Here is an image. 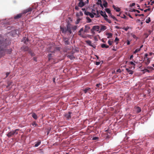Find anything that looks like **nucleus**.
Returning a JSON list of instances; mask_svg holds the SVG:
<instances>
[{"label": "nucleus", "instance_id": "nucleus-1", "mask_svg": "<svg viewBox=\"0 0 154 154\" xmlns=\"http://www.w3.org/2000/svg\"><path fill=\"white\" fill-rule=\"evenodd\" d=\"M8 41L6 40H4L3 38L0 35V55H4L5 53L10 54L11 53L12 49H7L8 45Z\"/></svg>", "mask_w": 154, "mask_h": 154}, {"label": "nucleus", "instance_id": "nucleus-2", "mask_svg": "<svg viewBox=\"0 0 154 154\" xmlns=\"http://www.w3.org/2000/svg\"><path fill=\"white\" fill-rule=\"evenodd\" d=\"M18 129H17L15 130H12L8 132V133L7 134V136L9 137H12L13 136H15L18 134L17 131Z\"/></svg>", "mask_w": 154, "mask_h": 154}, {"label": "nucleus", "instance_id": "nucleus-3", "mask_svg": "<svg viewBox=\"0 0 154 154\" xmlns=\"http://www.w3.org/2000/svg\"><path fill=\"white\" fill-rule=\"evenodd\" d=\"M84 14L86 15H89L91 18H93L94 17V14L95 15L96 14L94 13H93V14H92L90 12L86 11H85Z\"/></svg>", "mask_w": 154, "mask_h": 154}, {"label": "nucleus", "instance_id": "nucleus-4", "mask_svg": "<svg viewBox=\"0 0 154 154\" xmlns=\"http://www.w3.org/2000/svg\"><path fill=\"white\" fill-rule=\"evenodd\" d=\"M48 50L51 53L54 52L55 50V47L54 46H49L48 48Z\"/></svg>", "mask_w": 154, "mask_h": 154}, {"label": "nucleus", "instance_id": "nucleus-5", "mask_svg": "<svg viewBox=\"0 0 154 154\" xmlns=\"http://www.w3.org/2000/svg\"><path fill=\"white\" fill-rule=\"evenodd\" d=\"M72 114V112H69L67 113H66L64 116L65 118L67 120H69L71 118V114Z\"/></svg>", "mask_w": 154, "mask_h": 154}, {"label": "nucleus", "instance_id": "nucleus-6", "mask_svg": "<svg viewBox=\"0 0 154 154\" xmlns=\"http://www.w3.org/2000/svg\"><path fill=\"white\" fill-rule=\"evenodd\" d=\"M72 26H71V25L70 24H68L67 26L66 27V30H67V32H68L70 34H71L72 32L71 29H72Z\"/></svg>", "mask_w": 154, "mask_h": 154}, {"label": "nucleus", "instance_id": "nucleus-7", "mask_svg": "<svg viewBox=\"0 0 154 154\" xmlns=\"http://www.w3.org/2000/svg\"><path fill=\"white\" fill-rule=\"evenodd\" d=\"M32 8L29 7L23 11L22 13H23V14H24L28 12L31 11H32Z\"/></svg>", "mask_w": 154, "mask_h": 154}, {"label": "nucleus", "instance_id": "nucleus-8", "mask_svg": "<svg viewBox=\"0 0 154 154\" xmlns=\"http://www.w3.org/2000/svg\"><path fill=\"white\" fill-rule=\"evenodd\" d=\"M60 29L61 31L62 32V33H63L65 34L67 32L66 28L65 27L60 26Z\"/></svg>", "mask_w": 154, "mask_h": 154}, {"label": "nucleus", "instance_id": "nucleus-9", "mask_svg": "<svg viewBox=\"0 0 154 154\" xmlns=\"http://www.w3.org/2000/svg\"><path fill=\"white\" fill-rule=\"evenodd\" d=\"M100 29V27L99 26L95 25L93 26L92 29H91V31H93V30H96L97 31H98Z\"/></svg>", "mask_w": 154, "mask_h": 154}, {"label": "nucleus", "instance_id": "nucleus-10", "mask_svg": "<svg viewBox=\"0 0 154 154\" xmlns=\"http://www.w3.org/2000/svg\"><path fill=\"white\" fill-rule=\"evenodd\" d=\"M23 13H21L19 14H17L16 16H15L14 17V19H17L20 18L21 17L23 16Z\"/></svg>", "mask_w": 154, "mask_h": 154}, {"label": "nucleus", "instance_id": "nucleus-11", "mask_svg": "<svg viewBox=\"0 0 154 154\" xmlns=\"http://www.w3.org/2000/svg\"><path fill=\"white\" fill-rule=\"evenodd\" d=\"M100 14L105 18L108 17L105 12H103L102 11H101L100 12Z\"/></svg>", "mask_w": 154, "mask_h": 154}, {"label": "nucleus", "instance_id": "nucleus-12", "mask_svg": "<svg viewBox=\"0 0 154 154\" xmlns=\"http://www.w3.org/2000/svg\"><path fill=\"white\" fill-rule=\"evenodd\" d=\"M85 28L84 29V32H87L88 30L90 29V27L88 25H86L85 26Z\"/></svg>", "mask_w": 154, "mask_h": 154}, {"label": "nucleus", "instance_id": "nucleus-13", "mask_svg": "<svg viewBox=\"0 0 154 154\" xmlns=\"http://www.w3.org/2000/svg\"><path fill=\"white\" fill-rule=\"evenodd\" d=\"M85 5V4L83 2H79L78 3V6L79 7H83Z\"/></svg>", "mask_w": 154, "mask_h": 154}, {"label": "nucleus", "instance_id": "nucleus-14", "mask_svg": "<svg viewBox=\"0 0 154 154\" xmlns=\"http://www.w3.org/2000/svg\"><path fill=\"white\" fill-rule=\"evenodd\" d=\"M84 29H83V28H81L80 29V30L79 31V32H78V35L81 36L82 37H83V38H84V36H83V35H82L81 34V32L83 31Z\"/></svg>", "mask_w": 154, "mask_h": 154}, {"label": "nucleus", "instance_id": "nucleus-15", "mask_svg": "<svg viewBox=\"0 0 154 154\" xmlns=\"http://www.w3.org/2000/svg\"><path fill=\"white\" fill-rule=\"evenodd\" d=\"M106 35L107 36L108 38H111L112 37V34L111 33H107L106 34Z\"/></svg>", "mask_w": 154, "mask_h": 154}, {"label": "nucleus", "instance_id": "nucleus-16", "mask_svg": "<svg viewBox=\"0 0 154 154\" xmlns=\"http://www.w3.org/2000/svg\"><path fill=\"white\" fill-rule=\"evenodd\" d=\"M22 41L24 42V43L26 44V42L29 41V39L26 37H23Z\"/></svg>", "mask_w": 154, "mask_h": 154}, {"label": "nucleus", "instance_id": "nucleus-17", "mask_svg": "<svg viewBox=\"0 0 154 154\" xmlns=\"http://www.w3.org/2000/svg\"><path fill=\"white\" fill-rule=\"evenodd\" d=\"M112 7L116 11L119 12L120 11V8L118 7H116L115 5H113Z\"/></svg>", "mask_w": 154, "mask_h": 154}, {"label": "nucleus", "instance_id": "nucleus-18", "mask_svg": "<svg viewBox=\"0 0 154 154\" xmlns=\"http://www.w3.org/2000/svg\"><path fill=\"white\" fill-rule=\"evenodd\" d=\"M64 42L66 45H68L69 43V42L68 41V39L67 38H64Z\"/></svg>", "mask_w": 154, "mask_h": 154}, {"label": "nucleus", "instance_id": "nucleus-19", "mask_svg": "<svg viewBox=\"0 0 154 154\" xmlns=\"http://www.w3.org/2000/svg\"><path fill=\"white\" fill-rule=\"evenodd\" d=\"M90 89V88L87 87L85 89H84L83 91L86 94L87 93H88V91H89Z\"/></svg>", "mask_w": 154, "mask_h": 154}, {"label": "nucleus", "instance_id": "nucleus-20", "mask_svg": "<svg viewBox=\"0 0 154 154\" xmlns=\"http://www.w3.org/2000/svg\"><path fill=\"white\" fill-rule=\"evenodd\" d=\"M41 143V142L40 141H37L35 143V145H34V146L35 147H38L39 145Z\"/></svg>", "mask_w": 154, "mask_h": 154}, {"label": "nucleus", "instance_id": "nucleus-21", "mask_svg": "<svg viewBox=\"0 0 154 154\" xmlns=\"http://www.w3.org/2000/svg\"><path fill=\"white\" fill-rule=\"evenodd\" d=\"M106 29V27L104 25H103L101 26V27L100 29V30L101 31H104Z\"/></svg>", "mask_w": 154, "mask_h": 154}, {"label": "nucleus", "instance_id": "nucleus-22", "mask_svg": "<svg viewBox=\"0 0 154 154\" xmlns=\"http://www.w3.org/2000/svg\"><path fill=\"white\" fill-rule=\"evenodd\" d=\"M101 47L103 48H108L109 47V46L108 45H106L105 44H103L101 45Z\"/></svg>", "mask_w": 154, "mask_h": 154}, {"label": "nucleus", "instance_id": "nucleus-23", "mask_svg": "<svg viewBox=\"0 0 154 154\" xmlns=\"http://www.w3.org/2000/svg\"><path fill=\"white\" fill-rule=\"evenodd\" d=\"M150 62V60L149 59H146V60H145L144 62L146 65H147Z\"/></svg>", "mask_w": 154, "mask_h": 154}, {"label": "nucleus", "instance_id": "nucleus-24", "mask_svg": "<svg viewBox=\"0 0 154 154\" xmlns=\"http://www.w3.org/2000/svg\"><path fill=\"white\" fill-rule=\"evenodd\" d=\"M32 116L35 119H36L38 118L37 115L34 113H32Z\"/></svg>", "mask_w": 154, "mask_h": 154}, {"label": "nucleus", "instance_id": "nucleus-25", "mask_svg": "<svg viewBox=\"0 0 154 154\" xmlns=\"http://www.w3.org/2000/svg\"><path fill=\"white\" fill-rule=\"evenodd\" d=\"M136 111L137 113H139L141 111V109L139 107H137L136 108Z\"/></svg>", "mask_w": 154, "mask_h": 154}, {"label": "nucleus", "instance_id": "nucleus-26", "mask_svg": "<svg viewBox=\"0 0 154 154\" xmlns=\"http://www.w3.org/2000/svg\"><path fill=\"white\" fill-rule=\"evenodd\" d=\"M67 57L71 60H73L75 58V57L73 55H68Z\"/></svg>", "mask_w": 154, "mask_h": 154}, {"label": "nucleus", "instance_id": "nucleus-27", "mask_svg": "<svg viewBox=\"0 0 154 154\" xmlns=\"http://www.w3.org/2000/svg\"><path fill=\"white\" fill-rule=\"evenodd\" d=\"M126 70L129 74H132L133 73V71L129 70L128 69L126 68Z\"/></svg>", "mask_w": 154, "mask_h": 154}, {"label": "nucleus", "instance_id": "nucleus-28", "mask_svg": "<svg viewBox=\"0 0 154 154\" xmlns=\"http://www.w3.org/2000/svg\"><path fill=\"white\" fill-rule=\"evenodd\" d=\"M104 3L103 4V5L106 8L107 6V5L108 4L107 2L105 0H104L103 1Z\"/></svg>", "mask_w": 154, "mask_h": 154}, {"label": "nucleus", "instance_id": "nucleus-29", "mask_svg": "<svg viewBox=\"0 0 154 154\" xmlns=\"http://www.w3.org/2000/svg\"><path fill=\"white\" fill-rule=\"evenodd\" d=\"M85 42L86 43L88 44L90 46L92 44V43H91V41L90 40L86 41Z\"/></svg>", "mask_w": 154, "mask_h": 154}, {"label": "nucleus", "instance_id": "nucleus-30", "mask_svg": "<svg viewBox=\"0 0 154 154\" xmlns=\"http://www.w3.org/2000/svg\"><path fill=\"white\" fill-rule=\"evenodd\" d=\"M105 10H106V12L108 13L109 14H110V15L111 14V11H110V10L108 9V8H106V9H105Z\"/></svg>", "mask_w": 154, "mask_h": 154}, {"label": "nucleus", "instance_id": "nucleus-31", "mask_svg": "<svg viewBox=\"0 0 154 154\" xmlns=\"http://www.w3.org/2000/svg\"><path fill=\"white\" fill-rule=\"evenodd\" d=\"M109 16L113 18L114 20L117 21V20L116 19V18L114 16L112 15V14L109 15Z\"/></svg>", "mask_w": 154, "mask_h": 154}, {"label": "nucleus", "instance_id": "nucleus-32", "mask_svg": "<svg viewBox=\"0 0 154 154\" xmlns=\"http://www.w3.org/2000/svg\"><path fill=\"white\" fill-rule=\"evenodd\" d=\"M140 51V48H137V49H136V50H135L134 52V53L135 54L136 53H137V52H139V51Z\"/></svg>", "mask_w": 154, "mask_h": 154}, {"label": "nucleus", "instance_id": "nucleus-33", "mask_svg": "<svg viewBox=\"0 0 154 154\" xmlns=\"http://www.w3.org/2000/svg\"><path fill=\"white\" fill-rule=\"evenodd\" d=\"M150 17H149L148 19L146 20V23H149V22H150Z\"/></svg>", "mask_w": 154, "mask_h": 154}, {"label": "nucleus", "instance_id": "nucleus-34", "mask_svg": "<svg viewBox=\"0 0 154 154\" xmlns=\"http://www.w3.org/2000/svg\"><path fill=\"white\" fill-rule=\"evenodd\" d=\"M105 20L109 23H111V21L110 20H109L106 17L105 18Z\"/></svg>", "mask_w": 154, "mask_h": 154}, {"label": "nucleus", "instance_id": "nucleus-35", "mask_svg": "<svg viewBox=\"0 0 154 154\" xmlns=\"http://www.w3.org/2000/svg\"><path fill=\"white\" fill-rule=\"evenodd\" d=\"M108 43L109 45H111L113 43V42L111 41L110 40H109L108 42Z\"/></svg>", "mask_w": 154, "mask_h": 154}, {"label": "nucleus", "instance_id": "nucleus-36", "mask_svg": "<svg viewBox=\"0 0 154 154\" xmlns=\"http://www.w3.org/2000/svg\"><path fill=\"white\" fill-rule=\"evenodd\" d=\"M148 56V54H145V56H144V60H146V59H148L147 58V57Z\"/></svg>", "mask_w": 154, "mask_h": 154}, {"label": "nucleus", "instance_id": "nucleus-37", "mask_svg": "<svg viewBox=\"0 0 154 154\" xmlns=\"http://www.w3.org/2000/svg\"><path fill=\"white\" fill-rule=\"evenodd\" d=\"M129 27L128 26H127L126 27H123L122 29L125 30L126 31H128V29H129Z\"/></svg>", "mask_w": 154, "mask_h": 154}, {"label": "nucleus", "instance_id": "nucleus-38", "mask_svg": "<svg viewBox=\"0 0 154 154\" xmlns=\"http://www.w3.org/2000/svg\"><path fill=\"white\" fill-rule=\"evenodd\" d=\"M72 29L73 30H75L77 29V26H74L72 27Z\"/></svg>", "mask_w": 154, "mask_h": 154}, {"label": "nucleus", "instance_id": "nucleus-39", "mask_svg": "<svg viewBox=\"0 0 154 154\" xmlns=\"http://www.w3.org/2000/svg\"><path fill=\"white\" fill-rule=\"evenodd\" d=\"M48 56V60H50L51 59V54H49Z\"/></svg>", "mask_w": 154, "mask_h": 154}, {"label": "nucleus", "instance_id": "nucleus-40", "mask_svg": "<svg viewBox=\"0 0 154 154\" xmlns=\"http://www.w3.org/2000/svg\"><path fill=\"white\" fill-rule=\"evenodd\" d=\"M97 4L98 5H100V6L102 8H103V5L101 3H99L98 2H97Z\"/></svg>", "mask_w": 154, "mask_h": 154}, {"label": "nucleus", "instance_id": "nucleus-41", "mask_svg": "<svg viewBox=\"0 0 154 154\" xmlns=\"http://www.w3.org/2000/svg\"><path fill=\"white\" fill-rule=\"evenodd\" d=\"M150 10V8H148L146 9L144 11L145 12H146L147 11H149Z\"/></svg>", "mask_w": 154, "mask_h": 154}, {"label": "nucleus", "instance_id": "nucleus-42", "mask_svg": "<svg viewBox=\"0 0 154 154\" xmlns=\"http://www.w3.org/2000/svg\"><path fill=\"white\" fill-rule=\"evenodd\" d=\"M119 40V39L117 37H116L114 40V42H118Z\"/></svg>", "mask_w": 154, "mask_h": 154}, {"label": "nucleus", "instance_id": "nucleus-43", "mask_svg": "<svg viewBox=\"0 0 154 154\" xmlns=\"http://www.w3.org/2000/svg\"><path fill=\"white\" fill-rule=\"evenodd\" d=\"M135 5V3H132L131 4V5H130V6L131 7H133V6H134Z\"/></svg>", "mask_w": 154, "mask_h": 154}, {"label": "nucleus", "instance_id": "nucleus-44", "mask_svg": "<svg viewBox=\"0 0 154 154\" xmlns=\"http://www.w3.org/2000/svg\"><path fill=\"white\" fill-rule=\"evenodd\" d=\"M98 138L97 137H94L92 138V140H95L97 139Z\"/></svg>", "mask_w": 154, "mask_h": 154}, {"label": "nucleus", "instance_id": "nucleus-45", "mask_svg": "<svg viewBox=\"0 0 154 154\" xmlns=\"http://www.w3.org/2000/svg\"><path fill=\"white\" fill-rule=\"evenodd\" d=\"M78 7H79V6H76L75 7V9L76 10H79V8Z\"/></svg>", "mask_w": 154, "mask_h": 154}, {"label": "nucleus", "instance_id": "nucleus-46", "mask_svg": "<svg viewBox=\"0 0 154 154\" xmlns=\"http://www.w3.org/2000/svg\"><path fill=\"white\" fill-rule=\"evenodd\" d=\"M86 19H87V20H89V22H91V20L88 17H86Z\"/></svg>", "mask_w": 154, "mask_h": 154}, {"label": "nucleus", "instance_id": "nucleus-47", "mask_svg": "<svg viewBox=\"0 0 154 154\" xmlns=\"http://www.w3.org/2000/svg\"><path fill=\"white\" fill-rule=\"evenodd\" d=\"M100 63V62H96V65H99Z\"/></svg>", "mask_w": 154, "mask_h": 154}, {"label": "nucleus", "instance_id": "nucleus-48", "mask_svg": "<svg viewBox=\"0 0 154 154\" xmlns=\"http://www.w3.org/2000/svg\"><path fill=\"white\" fill-rule=\"evenodd\" d=\"M130 63L132 65H134V66H135V64L132 61H131L130 62Z\"/></svg>", "mask_w": 154, "mask_h": 154}, {"label": "nucleus", "instance_id": "nucleus-49", "mask_svg": "<svg viewBox=\"0 0 154 154\" xmlns=\"http://www.w3.org/2000/svg\"><path fill=\"white\" fill-rule=\"evenodd\" d=\"M147 68L148 69H149L151 70H153L154 69L152 67L148 66Z\"/></svg>", "mask_w": 154, "mask_h": 154}, {"label": "nucleus", "instance_id": "nucleus-50", "mask_svg": "<svg viewBox=\"0 0 154 154\" xmlns=\"http://www.w3.org/2000/svg\"><path fill=\"white\" fill-rule=\"evenodd\" d=\"M127 45H129L130 44V41H129L128 40H127Z\"/></svg>", "mask_w": 154, "mask_h": 154}, {"label": "nucleus", "instance_id": "nucleus-51", "mask_svg": "<svg viewBox=\"0 0 154 154\" xmlns=\"http://www.w3.org/2000/svg\"><path fill=\"white\" fill-rule=\"evenodd\" d=\"M132 37L133 38H136V36L135 35H134V34H132Z\"/></svg>", "mask_w": 154, "mask_h": 154}, {"label": "nucleus", "instance_id": "nucleus-52", "mask_svg": "<svg viewBox=\"0 0 154 154\" xmlns=\"http://www.w3.org/2000/svg\"><path fill=\"white\" fill-rule=\"evenodd\" d=\"M9 74H10V72H7L6 74V77H7L9 75Z\"/></svg>", "mask_w": 154, "mask_h": 154}, {"label": "nucleus", "instance_id": "nucleus-53", "mask_svg": "<svg viewBox=\"0 0 154 154\" xmlns=\"http://www.w3.org/2000/svg\"><path fill=\"white\" fill-rule=\"evenodd\" d=\"M29 53L32 56H34V53H33L32 52H30Z\"/></svg>", "mask_w": 154, "mask_h": 154}, {"label": "nucleus", "instance_id": "nucleus-54", "mask_svg": "<svg viewBox=\"0 0 154 154\" xmlns=\"http://www.w3.org/2000/svg\"><path fill=\"white\" fill-rule=\"evenodd\" d=\"M116 72H121V70L120 69H118L116 70Z\"/></svg>", "mask_w": 154, "mask_h": 154}, {"label": "nucleus", "instance_id": "nucleus-55", "mask_svg": "<svg viewBox=\"0 0 154 154\" xmlns=\"http://www.w3.org/2000/svg\"><path fill=\"white\" fill-rule=\"evenodd\" d=\"M122 17L124 19H127V17L124 14L123 15V17Z\"/></svg>", "mask_w": 154, "mask_h": 154}, {"label": "nucleus", "instance_id": "nucleus-56", "mask_svg": "<svg viewBox=\"0 0 154 154\" xmlns=\"http://www.w3.org/2000/svg\"><path fill=\"white\" fill-rule=\"evenodd\" d=\"M33 60L34 61H37V59L36 57H33Z\"/></svg>", "mask_w": 154, "mask_h": 154}, {"label": "nucleus", "instance_id": "nucleus-57", "mask_svg": "<svg viewBox=\"0 0 154 154\" xmlns=\"http://www.w3.org/2000/svg\"><path fill=\"white\" fill-rule=\"evenodd\" d=\"M136 10H135V9H133L131 11V12H135V11H136Z\"/></svg>", "mask_w": 154, "mask_h": 154}, {"label": "nucleus", "instance_id": "nucleus-58", "mask_svg": "<svg viewBox=\"0 0 154 154\" xmlns=\"http://www.w3.org/2000/svg\"><path fill=\"white\" fill-rule=\"evenodd\" d=\"M100 85V84H97L96 86L97 87H99Z\"/></svg>", "mask_w": 154, "mask_h": 154}, {"label": "nucleus", "instance_id": "nucleus-59", "mask_svg": "<svg viewBox=\"0 0 154 154\" xmlns=\"http://www.w3.org/2000/svg\"><path fill=\"white\" fill-rule=\"evenodd\" d=\"M32 125L33 126L35 125V126H36L37 125V124L36 123H34L32 124Z\"/></svg>", "mask_w": 154, "mask_h": 154}, {"label": "nucleus", "instance_id": "nucleus-60", "mask_svg": "<svg viewBox=\"0 0 154 154\" xmlns=\"http://www.w3.org/2000/svg\"><path fill=\"white\" fill-rule=\"evenodd\" d=\"M115 28L117 29H120V28L118 26H116Z\"/></svg>", "mask_w": 154, "mask_h": 154}, {"label": "nucleus", "instance_id": "nucleus-61", "mask_svg": "<svg viewBox=\"0 0 154 154\" xmlns=\"http://www.w3.org/2000/svg\"><path fill=\"white\" fill-rule=\"evenodd\" d=\"M139 16H144V14H139Z\"/></svg>", "mask_w": 154, "mask_h": 154}, {"label": "nucleus", "instance_id": "nucleus-62", "mask_svg": "<svg viewBox=\"0 0 154 154\" xmlns=\"http://www.w3.org/2000/svg\"><path fill=\"white\" fill-rule=\"evenodd\" d=\"M99 3H101V0H98V2Z\"/></svg>", "mask_w": 154, "mask_h": 154}, {"label": "nucleus", "instance_id": "nucleus-63", "mask_svg": "<svg viewBox=\"0 0 154 154\" xmlns=\"http://www.w3.org/2000/svg\"><path fill=\"white\" fill-rule=\"evenodd\" d=\"M128 16L131 18H133L132 17V16L131 15L129 14H128Z\"/></svg>", "mask_w": 154, "mask_h": 154}, {"label": "nucleus", "instance_id": "nucleus-64", "mask_svg": "<svg viewBox=\"0 0 154 154\" xmlns=\"http://www.w3.org/2000/svg\"><path fill=\"white\" fill-rule=\"evenodd\" d=\"M133 55H131V56L130 57V59H131L133 58Z\"/></svg>", "mask_w": 154, "mask_h": 154}]
</instances>
